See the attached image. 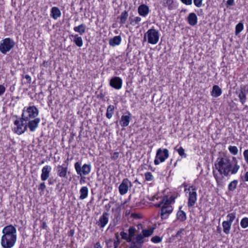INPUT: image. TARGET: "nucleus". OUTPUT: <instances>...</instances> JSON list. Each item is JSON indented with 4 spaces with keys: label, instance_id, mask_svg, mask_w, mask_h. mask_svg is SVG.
Returning <instances> with one entry per match:
<instances>
[{
    "label": "nucleus",
    "instance_id": "obj_20",
    "mask_svg": "<svg viewBox=\"0 0 248 248\" xmlns=\"http://www.w3.org/2000/svg\"><path fill=\"white\" fill-rule=\"evenodd\" d=\"M61 16L60 9L57 7H53L51 8L50 16L54 19H57Z\"/></svg>",
    "mask_w": 248,
    "mask_h": 248
},
{
    "label": "nucleus",
    "instance_id": "obj_44",
    "mask_svg": "<svg viewBox=\"0 0 248 248\" xmlns=\"http://www.w3.org/2000/svg\"><path fill=\"white\" fill-rule=\"evenodd\" d=\"M184 231V229L181 228L177 232L174 237L178 239H180L182 237V234Z\"/></svg>",
    "mask_w": 248,
    "mask_h": 248
},
{
    "label": "nucleus",
    "instance_id": "obj_49",
    "mask_svg": "<svg viewBox=\"0 0 248 248\" xmlns=\"http://www.w3.org/2000/svg\"><path fill=\"white\" fill-rule=\"evenodd\" d=\"M244 159L246 163L248 164V150H245L243 153Z\"/></svg>",
    "mask_w": 248,
    "mask_h": 248
},
{
    "label": "nucleus",
    "instance_id": "obj_45",
    "mask_svg": "<svg viewBox=\"0 0 248 248\" xmlns=\"http://www.w3.org/2000/svg\"><path fill=\"white\" fill-rule=\"evenodd\" d=\"M214 176L215 178L217 181V185H221L222 184V178L223 177H220L218 176L216 174H214Z\"/></svg>",
    "mask_w": 248,
    "mask_h": 248
},
{
    "label": "nucleus",
    "instance_id": "obj_26",
    "mask_svg": "<svg viewBox=\"0 0 248 248\" xmlns=\"http://www.w3.org/2000/svg\"><path fill=\"white\" fill-rule=\"evenodd\" d=\"M74 30L76 32L79 33L80 35H82L85 32L86 26L84 24H81L78 26L75 27Z\"/></svg>",
    "mask_w": 248,
    "mask_h": 248
},
{
    "label": "nucleus",
    "instance_id": "obj_41",
    "mask_svg": "<svg viewBox=\"0 0 248 248\" xmlns=\"http://www.w3.org/2000/svg\"><path fill=\"white\" fill-rule=\"evenodd\" d=\"M239 92L247 95L248 93V84L241 86Z\"/></svg>",
    "mask_w": 248,
    "mask_h": 248
},
{
    "label": "nucleus",
    "instance_id": "obj_54",
    "mask_svg": "<svg viewBox=\"0 0 248 248\" xmlns=\"http://www.w3.org/2000/svg\"><path fill=\"white\" fill-rule=\"evenodd\" d=\"M181 1L186 5H191L192 4V0H181Z\"/></svg>",
    "mask_w": 248,
    "mask_h": 248
},
{
    "label": "nucleus",
    "instance_id": "obj_31",
    "mask_svg": "<svg viewBox=\"0 0 248 248\" xmlns=\"http://www.w3.org/2000/svg\"><path fill=\"white\" fill-rule=\"evenodd\" d=\"M236 93L238 94V97L239 98V101L242 105H244L246 102L247 100V95L245 94H243L240 92H237Z\"/></svg>",
    "mask_w": 248,
    "mask_h": 248
},
{
    "label": "nucleus",
    "instance_id": "obj_46",
    "mask_svg": "<svg viewBox=\"0 0 248 248\" xmlns=\"http://www.w3.org/2000/svg\"><path fill=\"white\" fill-rule=\"evenodd\" d=\"M107 245L108 248H116V246H115V243H114L113 241L111 240H109L107 242Z\"/></svg>",
    "mask_w": 248,
    "mask_h": 248
},
{
    "label": "nucleus",
    "instance_id": "obj_34",
    "mask_svg": "<svg viewBox=\"0 0 248 248\" xmlns=\"http://www.w3.org/2000/svg\"><path fill=\"white\" fill-rule=\"evenodd\" d=\"M237 183L238 181L236 180L232 181L228 185V189L231 191H234L236 188Z\"/></svg>",
    "mask_w": 248,
    "mask_h": 248
},
{
    "label": "nucleus",
    "instance_id": "obj_55",
    "mask_svg": "<svg viewBox=\"0 0 248 248\" xmlns=\"http://www.w3.org/2000/svg\"><path fill=\"white\" fill-rule=\"evenodd\" d=\"M162 203L163 204V205H166V203H168V204L170 205V202L169 199L164 198L162 200Z\"/></svg>",
    "mask_w": 248,
    "mask_h": 248
},
{
    "label": "nucleus",
    "instance_id": "obj_53",
    "mask_svg": "<svg viewBox=\"0 0 248 248\" xmlns=\"http://www.w3.org/2000/svg\"><path fill=\"white\" fill-rule=\"evenodd\" d=\"M116 237L117 239L116 241H113V242L115 243V246H116V248L118 247V245L120 244V240L119 238V235L118 234H116Z\"/></svg>",
    "mask_w": 248,
    "mask_h": 248
},
{
    "label": "nucleus",
    "instance_id": "obj_28",
    "mask_svg": "<svg viewBox=\"0 0 248 248\" xmlns=\"http://www.w3.org/2000/svg\"><path fill=\"white\" fill-rule=\"evenodd\" d=\"M232 223L227 221H224L222 222V227L223 229V232L226 234H229L232 226Z\"/></svg>",
    "mask_w": 248,
    "mask_h": 248
},
{
    "label": "nucleus",
    "instance_id": "obj_57",
    "mask_svg": "<svg viewBox=\"0 0 248 248\" xmlns=\"http://www.w3.org/2000/svg\"><path fill=\"white\" fill-rule=\"evenodd\" d=\"M234 4V0H228L227 4L229 6L233 5Z\"/></svg>",
    "mask_w": 248,
    "mask_h": 248
},
{
    "label": "nucleus",
    "instance_id": "obj_62",
    "mask_svg": "<svg viewBox=\"0 0 248 248\" xmlns=\"http://www.w3.org/2000/svg\"><path fill=\"white\" fill-rule=\"evenodd\" d=\"M47 227L46 223V222H43V228L45 229Z\"/></svg>",
    "mask_w": 248,
    "mask_h": 248
},
{
    "label": "nucleus",
    "instance_id": "obj_19",
    "mask_svg": "<svg viewBox=\"0 0 248 248\" xmlns=\"http://www.w3.org/2000/svg\"><path fill=\"white\" fill-rule=\"evenodd\" d=\"M128 115H122L121 117L120 123L123 127H126L128 125L131 120V114L129 112H127Z\"/></svg>",
    "mask_w": 248,
    "mask_h": 248
},
{
    "label": "nucleus",
    "instance_id": "obj_59",
    "mask_svg": "<svg viewBox=\"0 0 248 248\" xmlns=\"http://www.w3.org/2000/svg\"><path fill=\"white\" fill-rule=\"evenodd\" d=\"M94 248H102L99 242H97L94 245Z\"/></svg>",
    "mask_w": 248,
    "mask_h": 248
},
{
    "label": "nucleus",
    "instance_id": "obj_2",
    "mask_svg": "<svg viewBox=\"0 0 248 248\" xmlns=\"http://www.w3.org/2000/svg\"><path fill=\"white\" fill-rule=\"evenodd\" d=\"M2 232L3 235L1 238V245L4 248H11L16 241V230L12 225L3 228Z\"/></svg>",
    "mask_w": 248,
    "mask_h": 248
},
{
    "label": "nucleus",
    "instance_id": "obj_35",
    "mask_svg": "<svg viewBox=\"0 0 248 248\" xmlns=\"http://www.w3.org/2000/svg\"><path fill=\"white\" fill-rule=\"evenodd\" d=\"M154 232V229H150L147 230H143L142 231L143 238L146 237H148L152 235Z\"/></svg>",
    "mask_w": 248,
    "mask_h": 248
},
{
    "label": "nucleus",
    "instance_id": "obj_15",
    "mask_svg": "<svg viewBox=\"0 0 248 248\" xmlns=\"http://www.w3.org/2000/svg\"><path fill=\"white\" fill-rule=\"evenodd\" d=\"M108 213L107 212L103 213V215L100 217L96 224L100 228H103L108 222Z\"/></svg>",
    "mask_w": 248,
    "mask_h": 248
},
{
    "label": "nucleus",
    "instance_id": "obj_36",
    "mask_svg": "<svg viewBox=\"0 0 248 248\" xmlns=\"http://www.w3.org/2000/svg\"><path fill=\"white\" fill-rule=\"evenodd\" d=\"M136 232V229L134 227H130L128 229V235L131 239L134 237Z\"/></svg>",
    "mask_w": 248,
    "mask_h": 248
},
{
    "label": "nucleus",
    "instance_id": "obj_13",
    "mask_svg": "<svg viewBox=\"0 0 248 248\" xmlns=\"http://www.w3.org/2000/svg\"><path fill=\"white\" fill-rule=\"evenodd\" d=\"M40 122V119L39 118L25 121L27 127H29L30 131L31 132H33L36 130L38 126V124Z\"/></svg>",
    "mask_w": 248,
    "mask_h": 248
},
{
    "label": "nucleus",
    "instance_id": "obj_40",
    "mask_svg": "<svg viewBox=\"0 0 248 248\" xmlns=\"http://www.w3.org/2000/svg\"><path fill=\"white\" fill-rule=\"evenodd\" d=\"M228 149L230 152L233 155H236L238 154V148L235 146H230Z\"/></svg>",
    "mask_w": 248,
    "mask_h": 248
},
{
    "label": "nucleus",
    "instance_id": "obj_61",
    "mask_svg": "<svg viewBox=\"0 0 248 248\" xmlns=\"http://www.w3.org/2000/svg\"><path fill=\"white\" fill-rule=\"evenodd\" d=\"M74 231L73 230H71L69 232V235L72 236L74 235Z\"/></svg>",
    "mask_w": 248,
    "mask_h": 248
},
{
    "label": "nucleus",
    "instance_id": "obj_42",
    "mask_svg": "<svg viewBox=\"0 0 248 248\" xmlns=\"http://www.w3.org/2000/svg\"><path fill=\"white\" fill-rule=\"evenodd\" d=\"M227 217L228 218V220H227V221L232 224L233 221L234 220V219L235 218V213H230L227 215Z\"/></svg>",
    "mask_w": 248,
    "mask_h": 248
},
{
    "label": "nucleus",
    "instance_id": "obj_52",
    "mask_svg": "<svg viewBox=\"0 0 248 248\" xmlns=\"http://www.w3.org/2000/svg\"><path fill=\"white\" fill-rule=\"evenodd\" d=\"M5 91V88L2 85H0V96L2 95Z\"/></svg>",
    "mask_w": 248,
    "mask_h": 248
},
{
    "label": "nucleus",
    "instance_id": "obj_14",
    "mask_svg": "<svg viewBox=\"0 0 248 248\" xmlns=\"http://www.w3.org/2000/svg\"><path fill=\"white\" fill-rule=\"evenodd\" d=\"M109 85L115 89H120L122 85V79L118 77H113L110 80Z\"/></svg>",
    "mask_w": 248,
    "mask_h": 248
},
{
    "label": "nucleus",
    "instance_id": "obj_21",
    "mask_svg": "<svg viewBox=\"0 0 248 248\" xmlns=\"http://www.w3.org/2000/svg\"><path fill=\"white\" fill-rule=\"evenodd\" d=\"M197 17L194 13H190L187 17L188 23L191 26H194L197 23Z\"/></svg>",
    "mask_w": 248,
    "mask_h": 248
},
{
    "label": "nucleus",
    "instance_id": "obj_22",
    "mask_svg": "<svg viewBox=\"0 0 248 248\" xmlns=\"http://www.w3.org/2000/svg\"><path fill=\"white\" fill-rule=\"evenodd\" d=\"M182 207H179V209L177 213V219L181 221L184 222L186 219V213L181 210Z\"/></svg>",
    "mask_w": 248,
    "mask_h": 248
},
{
    "label": "nucleus",
    "instance_id": "obj_47",
    "mask_svg": "<svg viewBox=\"0 0 248 248\" xmlns=\"http://www.w3.org/2000/svg\"><path fill=\"white\" fill-rule=\"evenodd\" d=\"M151 241L155 243H158L161 241V239L158 236H155L151 238Z\"/></svg>",
    "mask_w": 248,
    "mask_h": 248
},
{
    "label": "nucleus",
    "instance_id": "obj_6",
    "mask_svg": "<svg viewBox=\"0 0 248 248\" xmlns=\"http://www.w3.org/2000/svg\"><path fill=\"white\" fill-rule=\"evenodd\" d=\"M185 191H189L187 206L188 207H191L194 205L197 200V195L196 188L193 186H190L188 188H185Z\"/></svg>",
    "mask_w": 248,
    "mask_h": 248
},
{
    "label": "nucleus",
    "instance_id": "obj_60",
    "mask_svg": "<svg viewBox=\"0 0 248 248\" xmlns=\"http://www.w3.org/2000/svg\"><path fill=\"white\" fill-rule=\"evenodd\" d=\"M245 181L248 182V171L246 172L245 174Z\"/></svg>",
    "mask_w": 248,
    "mask_h": 248
},
{
    "label": "nucleus",
    "instance_id": "obj_48",
    "mask_svg": "<svg viewBox=\"0 0 248 248\" xmlns=\"http://www.w3.org/2000/svg\"><path fill=\"white\" fill-rule=\"evenodd\" d=\"M202 0H193L195 5L198 7H201L202 5Z\"/></svg>",
    "mask_w": 248,
    "mask_h": 248
},
{
    "label": "nucleus",
    "instance_id": "obj_8",
    "mask_svg": "<svg viewBox=\"0 0 248 248\" xmlns=\"http://www.w3.org/2000/svg\"><path fill=\"white\" fill-rule=\"evenodd\" d=\"M24 120L21 119V117L20 120H16L14 122V124L15 127L13 128V130L18 135H21L24 133V132L27 129V125H26V122Z\"/></svg>",
    "mask_w": 248,
    "mask_h": 248
},
{
    "label": "nucleus",
    "instance_id": "obj_51",
    "mask_svg": "<svg viewBox=\"0 0 248 248\" xmlns=\"http://www.w3.org/2000/svg\"><path fill=\"white\" fill-rule=\"evenodd\" d=\"M119 153L118 152H114L111 156V158L113 160H116L119 157Z\"/></svg>",
    "mask_w": 248,
    "mask_h": 248
},
{
    "label": "nucleus",
    "instance_id": "obj_50",
    "mask_svg": "<svg viewBox=\"0 0 248 248\" xmlns=\"http://www.w3.org/2000/svg\"><path fill=\"white\" fill-rule=\"evenodd\" d=\"M46 188V186L44 182L41 183L39 186V190L44 191Z\"/></svg>",
    "mask_w": 248,
    "mask_h": 248
},
{
    "label": "nucleus",
    "instance_id": "obj_29",
    "mask_svg": "<svg viewBox=\"0 0 248 248\" xmlns=\"http://www.w3.org/2000/svg\"><path fill=\"white\" fill-rule=\"evenodd\" d=\"M128 16V12L126 11L123 12L118 18L120 19V22L122 24L125 23Z\"/></svg>",
    "mask_w": 248,
    "mask_h": 248
},
{
    "label": "nucleus",
    "instance_id": "obj_38",
    "mask_svg": "<svg viewBox=\"0 0 248 248\" xmlns=\"http://www.w3.org/2000/svg\"><path fill=\"white\" fill-rule=\"evenodd\" d=\"M240 225L244 229L248 227V218L246 217L243 218L241 220Z\"/></svg>",
    "mask_w": 248,
    "mask_h": 248
},
{
    "label": "nucleus",
    "instance_id": "obj_56",
    "mask_svg": "<svg viewBox=\"0 0 248 248\" xmlns=\"http://www.w3.org/2000/svg\"><path fill=\"white\" fill-rule=\"evenodd\" d=\"M25 78L28 80V82L30 83L31 82V77L28 75H26L25 76Z\"/></svg>",
    "mask_w": 248,
    "mask_h": 248
},
{
    "label": "nucleus",
    "instance_id": "obj_7",
    "mask_svg": "<svg viewBox=\"0 0 248 248\" xmlns=\"http://www.w3.org/2000/svg\"><path fill=\"white\" fill-rule=\"evenodd\" d=\"M91 165L90 164H85L82 167H81L80 164L78 162L75 163V169L78 174L80 176L82 175H87L89 174L91 170Z\"/></svg>",
    "mask_w": 248,
    "mask_h": 248
},
{
    "label": "nucleus",
    "instance_id": "obj_64",
    "mask_svg": "<svg viewBox=\"0 0 248 248\" xmlns=\"http://www.w3.org/2000/svg\"><path fill=\"white\" fill-rule=\"evenodd\" d=\"M110 206H111V205H110V203H108V204L107 205H106L105 206V207H106V208H107L108 209L110 207Z\"/></svg>",
    "mask_w": 248,
    "mask_h": 248
},
{
    "label": "nucleus",
    "instance_id": "obj_5",
    "mask_svg": "<svg viewBox=\"0 0 248 248\" xmlns=\"http://www.w3.org/2000/svg\"><path fill=\"white\" fill-rule=\"evenodd\" d=\"M15 44L14 41L10 38L2 40L0 43V52L5 54L14 47Z\"/></svg>",
    "mask_w": 248,
    "mask_h": 248
},
{
    "label": "nucleus",
    "instance_id": "obj_18",
    "mask_svg": "<svg viewBox=\"0 0 248 248\" xmlns=\"http://www.w3.org/2000/svg\"><path fill=\"white\" fill-rule=\"evenodd\" d=\"M138 12L140 16L145 17L149 13L150 10L147 5L144 4H142L139 6Z\"/></svg>",
    "mask_w": 248,
    "mask_h": 248
},
{
    "label": "nucleus",
    "instance_id": "obj_27",
    "mask_svg": "<svg viewBox=\"0 0 248 248\" xmlns=\"http://www.w3.org/2000/svg\"><path fill=\"white\" fill-rule=\"evenodd\" d=\"M71 36L74 38L73 41L78 46L81 47L82 46L83 41L81 37L78 36V34L72 35Z\"/></svg>",
    "mask_w": 248,
    "mask_h": 248
},
{
    "label": "nucleus",
    "instance_id": "obj_11",
    "mask_svg": "<svg viewBox=\"0 0 248 248\" xmlns=\"http://www.w3.org/2000/svg\"><path fill=\"white\" fill-rule=\"evenodd\" d=\"M172 210V207L169 205L168 203H166V205H163L161 207L160 213L161 218L162 219H166Z\"/></svg>",
    "mask_w": 248,
    "mask_h": 248
},
{
    "label": "nucleus",
    "instance_id": "obj_43",
    "mask_svg": "<svg viewBox=\"0 0 248 248\" xmlns=\"http://www.w3.org/2000/svg\"><path fill=\"white\" fill-rule=\"evenodd\" d=\"M145 179L146 181H150L153 180V176L150 172H147L145 173Z\"/></svg>",
    "mask_w": 248,
    "mask_h": 248
},
{
    "label": "nucleus",
    "instance_id": "obj_16",
    "mask_svg": "<svg viewBox=\"0 0 248 248\" xmlns=\"http://www.w3.org/2000/svg\"><path fill=\"white\" fill-rule=\"evenodd\" d=\"M57 172L59 176L62 178H67V173H69L68 171L67 165L64 166V165H59L57 167Z\"/></svg>",
    "mask_w": 248,
    "mask_h": 248
},
{
    "label": "nucleus",
    "instance_id": "obj_30",
    "mask_svg": "<svg viewBox=\"0 0 248 248\" xmlns=\"http://www.w3.org/2000/svg\"><path fill=\"white\" fill-rule=\"evenodd\" d=\"M114 107L113 105H109L107 109L106 117L108 119L112 118L114 113Z\"/></svg>",
    "mask_w": 248,
    "mask_h": 248
},
{
    "label": "nucleus",
    "instance_id": "obj_24",
    "mask_svg": "<svg viewBox=\"0 0 248 248\" xmlns=\"http://www.w3.org/2000/svg\"><path fill=\"white\" fill-rule=\"evenodd\" d=\"M222 93L221 89L217 85H214L211 92V95L215 97L220 96Z\"/></svg>",
    "mask_w": 248,
    "mask_h": 248
},
{
    "label": "nucleus",
    "instance_id": "obj_63",
    "mask_svg": "<svg viewBox=\"0 0 248 248\" xmlns=\"http://www.w3.org/2000/svg\"><path fill=\"white\" fill-rule=\"evenodd\" d=\"M162 204H162V202H160V203H159V204H155V206H156V207H160V206H161V205H162Z\"/></svg>",
    "mask_w": 248,
    "mask_h": 248
},
{
    "label": "nucleus",
    "instance_id": "obj_33",
    "mask_svg": "<svg viewBox=\"0 0 248 248\" xmlns=\"http://www.w3.org/2000/svg\"><path fill=\"white\" fill-rule=\"evenodd\" d=\"M174 150L178 153L179 155L182 157L186 158V155L185 153V150L183 149L182 147H178L176 146L174 148Z\"/></svg>",
    "mask_w": 248,
    "mask_h": 248
},
{
    "label": "nucleus",
    "instance_id": "obj_58",
    "mask_svg": "<svg viewBox=\"0 0 248 248\" xmlns=\"http://www.w3.org/2000/svg\"><path fill=\"white\" fill-rule=\"evenodd\" d=\"M160 161L158 158H156V156H155V158L154 160V163L155 165H157L160 163Z\"/></svg>",
    "mask_w": 248,
    "mask_h": 248
},
{
    "label": "nucleus",
    "instance_id": "obj_17",
    "mask_svg": "<svg viewBox=\"0 0 248 248\" xmlns=\"http://www.w3.org/2000/svg\"><path fill=\"white\" fill-rule=\"evenodd\" d=\"M51 170V167L48 165H46L42 168L41 175V180L42 181H45L49 178Z\"/></svg>",
    "mask_w": 248,
    "mask_h": 248
},
{
    "label": "nucleus",
    "instance_id": "obj_9",
    "mask_svg": "<svg viewBox=\"0 0 248 248\" xmlns=\"http://www.w3.org/2000/svg\"><path fill=\"white\" fill-rule=\"evenodd\" d=\"M130 248H141L144 242L143 236L141 234H138L132 239Z\"/></svg>",
    "mask_w": 248,
    "mask_h": 248
},
{
    "label": "nucleus",
    "instance_id": "obj_39",
    "mask_svg": "<svg viewBox=\"0 0 248 248\" xmlns=\"http://www.w3.org/2000/svg\"><path fill=\"white\" fill-rule=\"evenodd\" d=\"M120 235L121 236L122 239L125 240L127 242H130V241H132V239H131L128 234L124 232H120Z\"/></svg>",
    "mask_w": 248,
    "mask_h": 248
},
{
    "label": "nucleus",
    "instance_id": "obj_12",
    "mask_svg": "<svg viewBox=\"0 0 248 248\" xmlns=\"http://www.w3.org/2000/svg\"><path fill=\"white\" fill-rule=\"evenodd\" d=\"M169 156V150L167 149L162 150L161 148L157 149L156 156L160 162H163Z\"/></svg>",
    "mask_w": 248,
    "mask_h": 248
},
{
    "label": "nucleus",
    "instance_id": "obj_10",
    "mask_svg": "<svg viewBox=\"0 0 248 248\" xmlns=\"http://www.w3.org/2000/svg\"><path fill=\"white\" fill-rule=\"evenodd\" d=\"M131 186L132 184L127 178L123 179L122 182L119 186L120 194L122 195L125 194L128 190L129 187Z\"/></svg>",
    "mask_w": 248,
    "mask_h": 248
},
{
    "label": "nucleus",
    "instance_id": "obj_23",
    "mask_svg": "<svg viewBox=\"0 0 248 248\" xmlns=\"http://www.w3.org/2000/svg\"><path fill=\"white\" fill-rule=\"evenodd\" d=\"M121 37L119 35L114 36L113 38L109 39V44L112 46L119 45L121 42Z\"/></svg>",
    "mask_w": 248,
    "mask_h": 248
},
{
    "label": "nucleus",
    "instance_id": "obj_4",
    "mask_svg": "<svg viewBox=\"0 0 248 248\" xmlns=\"http://www.w3.org/2000/svg\"><path fill=\"white\" fill-rule=\"evenodd\" d=\"M146 37L148 39L149 43L155 45L157 43L159 38V34L158 31L154 28L149 29L144 34V40Z\"/></svg>",
    "mask_w": 248,
    "mask_h": 248
},
{
    "label": "nucleus",
    "instance_id": "obj_1",
    "mask_svg": "<svg viewBox=\"0 0 248 248\" xmlns=\"http://www.w3.org/2000/svg\"><path fill=\"white\" fill-rule=\"evenodd\" d=\"M215 166L220 175L227 177L236 174L240 169V166L234 157H232V161L227 157L218 158Z\"/></svg>",
    "mask_w": 248,
    "mask_h": 248
},
{
    "label": "nucleus",
    "instance_id": "obj_37",
    "mask_svg": "<svg viewBox=\"0 0 248 248\" xmlns=\"http://www.w3.org/2000/svg\"><path fill=\"white\" fill-rule=\"evenodd\" d=\"M244 28V26L242 23H239L235 26V34L238 35Z\"/></svg>",
    "mask_w": 248,
    "mask_h": 248
},
{
    "label": "nucleus",
    "instance_id": "obj_25",
    "mask_svg": "<svg viewBox=\"0 0 248 248\" xmlns=\"http://www.w3.org/2000/svg\"><path fill=\"white\" fill-rule=\"evenodd\" d=\"M80 200H84L86 198L88 194V188L87 186H82L79 191Z\"/></svg>",
    "mask_w": 248,
    "mask_h": 248
},
{
    "label": "nucleus",
    "instance_id": "obj_3",
    "mask_svg": "<svg viewBox=\"0 0 248 248\" xmlns=\"http://www.w3.org/2000/svg\"><path fill=\"white\" fill-rule=\"evenodd\" d=\"M39 111L34 106H30L26 109L25 108L23 110L21 115V119L24 121L37 118L38 115Z\"/></svg>",
    "mask_w": 248,
    "mask_h": 248
},
{
    "label": "nucleus",
    "instance_id": "obj_32",
    "mask_svg": "<svg viewBox=\"0 0 248 248\" xmlns=\"http://www.w3.org/2000/svg\"><path fill=\"white\" fill-rule=\"evenodd\" d=\"M141 20V18L139 16L135 17L134 18L131 16L129 17L130 23L133 26L139 24Z\"/></svg>",
    "mask_w": 248,
    "mask_h": 248
}]
</instances>
